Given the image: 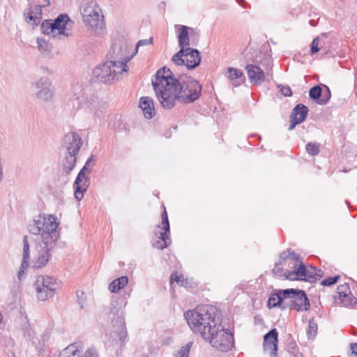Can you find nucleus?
Listing matches in <instances>:
<instances>
[{
	"instance_id": "nucleus-1",
	"label": "nucleus",
	"mask_w": 357,
	"mask_h": 357,
	"mask_svg": "<svg viewBox=\"0 0 357 357\" xmlns=\"http://www.w3.org/2000/svg\"><path fill=\"white\" fill-rule=\"evenodd\" d=\"M152 85L157 100L166 109L173 108L178 103L194 102L199 98L202 91V86L197 80H178L166 68L158 70L152 79Z\"/></svg>"
},
{
	"instance_id": "nucleus-2",
	"label": "nucleus",
	"mask_w": 357,
	"mask_h": 357,
	"mask_svg": "<svg viewBox=\"0 0 357 357\" xmlns=\"http://www.w3.org/2000/svg\"><path fill=\"white\" fill-rule=\"evenodd\" d=\"M59 225L57 218L50 214L39 215L29 224L28 229L34 236L32 252L33 268H40L47 264L50 252L59 238L57 231Z\"/></svg>"
},
{
	"instance_id": "nucleus-3",
	"label": "nucleus",
	"mask_w": 357,
	"mask_h": 357,
	"mask_svg": "<svg viewBox=\"0 0 357 357\" xmlns=\"http://www.w3.org/2000/svg\"><path fill=\"white\" fill-rule=\"evenodd\" d=\"M184 317L193 332L204 339L208 338L210 333L215 331V327L220 323L221 313L216 307L205 305L187 311Z\"/></svg>"
},
{
	"instance_id": "nucleus-4",
	"label": "nucleus",
	"mask_w": 357,
	"mask_h": 357,
	"mask_svg": "<svg viewBox=\"0 0 357 357\" xmlns=\"http://www.w3.org/2000/svg\"><path fill=\"white\" fill-rule=\"evenodd\" d=\"M281 259L288 264V266L293 268L289 271L287 278L290 280H310L314 278L316 268L314 266L305 267L301 262L299 257L293 251L288 250L280 254Z\"/></svg>"
},
{
	"instance_id": "nucleus-5",
	"label": "nucleus",
	"mask_w": 357,
	"mask_h": 357,
	"mask_svg": "<svg viewBox=\"0 0 357 357\" xmlns=\"http://www.w3.org/2000/svg\"><path fill=\"white\" fill-rule=\"evenodd\" d=\"M81 14L85 25L91 31L100 33L104 29V16L96 2L91 1L83 3Z\"/></svg>"
},
{
	"instance_id": "nucleus-6",
	"label": "nucleus",
	"mask_w": 357,
	"mask_h": 357,
	"mask_svg": "<svg viewBox=\"0 0 357 357\" xmlns=\"http://www.w3.org/2000/svg\"><path fill=\"white\" fill-rule=\"evenodd\" d=\"M128 69L125 66L117 65L115 61L110 60L97 66L93 70V76L100 82L105 84H112L122 78Z\"/></svg>"
},
{
	"instance_id": "nucleus-7",
	"label": "nucleus",
	"mask_w": 357,
	"mask_h": 357,
	"mask_svg": "<svg viewBox=\"0 0 357 357\" xmlns=\"http://www.w3.org/2000/svg\"><path fill=\"white\" fill-rule=\"evenodd\" d=\"M215 328V331L210 333V337L204 340L220 351L226 352L231 350L234 345L232 334L229 330L223 328L220 323Z\"/></svg>"
},
{
	"instance_id": "nucleus-8",
	"label": "nucleus",
	"mask_w": 357,
	"mask_h": 357,
	"mask_svg": "<svg viewBox=\"0 0 357 357\" xmlns=\"http://www.w3.org/2000/svg\"><path fill=\"white\" fill-rule=\"evenodd\" d=\"M70 21L67 15H60L52 20H45L42 22L41 30L44 34L59 39L68 37L70 33L68 31L67 24Z\"/></svg>"
},
{
	"instance_id": "nucleus-9",
	"label": "nucleus",
	"mask_w": 357,
	"mask_h": 357,
	"mask_svg": "<svg viewBox=\"0 0 357 357\" xmlns=\"http://www.w3.org/2000/svg\"><path fill=\"white\" fill-rule=\"evenodd\" d=\"M34 287L38 299L45 301L54 296L59 289L60 284L56 278L50 276L39 275L34 282Z\"/></svg>"
},
{
	"instance_id": "nucleus-10",
	"label": "nucleus",
	"mask_w": 357,
	"mask_h": 357,
	"mask_svg": "<svg viewBox=\"0 0 357 357\" xmlns=\"http://www.w3.org/2000/svg\"><path fill=\"white\" fill-rule=\"evenodd\" d=\"M111 314L114 315V317L112 318V328L108 335L109 340L118 344L123 342L127 335L124 321L126 313L123 310H119L116 312L112 310Z\"/></svg>"
},
{
	"instance_id": "nucleus-11",
	"label": "nucleus",
	"mask_w": 357,
	"mask_h": 357,
	"mask_svg": "<svg viewBox=\"0 0 357 357\" xmlns=\"http://www.w3.org/2000/svg\"><path fill=\"white\" fill-rule=\"evenodd\" d=\"M131 46L125 41H119L114 43L111 47L109 56L110 61H115L117 65L125 66V69H128L127 63L134 56V52L130 53Z\"/></svg>"
},
{
	"instance_id": "nucleus-12",
	"label": "nucleus",
	"mask_w": 357,
	"mask_h": 357,
	"mask_svg": "<svg viewBox=\"0 0 357 357\" xmlns=\"http://www.w3.org/2000/svg\"><path fill=\"white\" fill-rule=\"evenodd\" d=\"M175 28L178 34L180 50L172 56V60L175 64H181L183 62L181 59L183 53L185 50H189L190 48V36L195 33V31L184 25H176Z\"/></svg>"
},
{
	"instance_id": "nucleus-13",
	"label": "nucleus",
	"mask_w": 357,
	"mask_h": 357,
	"mask_svg": "<svg viewBox=\"0 0 357 357\" xmlns=\"http://www.w3.org/2000/svg\"><path fill=\"white\" fill-rule=\"evenodd\" d=\"M287 294V307L294 309L298 312L306 311L309 309L310 304L305 293L300 289H287L283 292Z\"/></svg>"
},
{
	"instance_id": "nucleus-14",
	"label": "nucleus",
	"mask_w": 357,
	"mask_h": 357,
	"mask_svg": "<svg viewBox=\"0 0 357 357\" xmlns=\"http://www.w3.org/2000/svg\"><path fill=\"white\" fill-rule=\"evenodd\" d=\"M36 90V98L43 102H50L54 98V87L50 78L41 77L32 83Z\"/></svg>"
},
{
	"instance_id": "nucleus-15",
	"label": "nucleus",
	"mask_w": 357,
	"mask_h": 357,
	"mask_svg": "<svg viewBox=\"0 0 357 357\" xmlns=\"http://www.w3.org/2000/svg\"><path fill=\"white\" fill-rule=\"evenodd\" d=\"M169 224L167 214L165 209L162 214L161 225H158L155 231V235L158 240L153 243V246L160 250L167 248L170 243V239L169 238Z\"/></svg>"
},
{
	"instance_id": "nucleus-16",
	"label": "nucleus",
	"mask_w": 357,
	"mask_h": 357,
	"mask_svg": "<svg viewBox=\"0 0 357 357\" xmlns=\"http://www.w3.org/2000/svg\"><path fill=\"white\" fill-rule=\"evenodd\" d=\"M93 160V156L91 155L87 160L85 165L78 174L74 183L75 197L78 201H80L84 197V192L86 191V189L89 186L86 174V173H89L91 172V170L87 168V167L90 165V163Z\"/></svg>"
},
{
	"instance_id": "nucleus-17",
	"label": "nucleus",
	"mask_w": 357,
	"mask_h": 357,
	"mask_svg": "<svg viewBox=\"0 0 357 357\" xmlns=\"http://www.w3.org/2000/svg\"><path fill=\"white\" fill-rule=\"evenodd\" d=\"M87 113L94 123H97L102 116L107 103L99 100L97 98H91L86 101Z\"/></svg>"
},
{
	"instance_id": "nucleus-18",
	"label": "nucleus",
	"mask_w": 357,
	"mask_h": 357,
	"mask_svg": "<svg viewBox=\"0 0 357 357\" xmlns=\"http://www.w3.org/2000/svg\"><path fill=\"white\" fill-rule=\"evenodd\" d=\"M50 4V0H45V3L38 2L37 5L30 6L24 13L26 22L31 25H38L42 20L41 8Z\"/></svg>"
},
{
	"instance_id": "nucleus-19",
	"label": "nucleus",
	"mask_w": 357,
	"mask_h": 357,
	"mask_svg": "<svg viewBox=\"0 0 357 357\" xmlns=\"http://www.w3.org/2000/svg\"><path fill=\"white\" fill-rule=\"evenodd\" d=\"M278 331L276 329L271 330L264 337V352L270 357H278Z\"/></svg>"
},
{
	"instance_id": "nucleus-20",
	"label": "nucleus",
	"mask_w": 357,
	"mask_h": 357,
	"mask_svg": "<svg viewBox=\"0 0 357 357\" xmlns=\"http://www.w3.org/2000/svg\"><path fill=\"white\" fill-rule=\"evenodd\" d=\"M338 298H335V302L342 304L346 307L352 306L357 303V299L351 298V290L347 284L339 286L337 289Z\"/></svg>"
},
{
	"instance_id": "nucleus-21",
	"label": "nucleus",
	"mask_w": 357,
	"mask_h": 357,
	"mask_svg": "<svg viewBox=\"0 0 357 357\" xmlns=\"http://www.w3.org/2000/svg\"><path fill=\"white\" fill-rule=\"evenodd\" d=\"M183 63L176 64V66L185 65L188 69H194L199 66L201 61L199 52L195 49L189 48V50H185L181 57Z\"/></svg>"
},
{
	"instance_id": "nucleus-22",
	"label": "nucleus",
	"mask_w": 357,
	"mask_h": 357,
	"mask_svg": "<svg viewBox=\"0 0 357 357\" xmlns=\"http://www.w3.org/2000/svg\"><path fill=\"white\" fill-rule=\"evenodd\" d=\"M284 290H275L271 292L267 302L268 308L280 307L281 309L287 308V294L283 292Z\"/></svg>"
},
{
	"instance_id": "nucleus-23",
	"label": "nucleus",
	"mask_w": 357,
	"mask_h": 357,
	"mask_svg": "<svg viewBox=\"0 0 357 357\" xmlns=\"http://www.w3.org/2000/svg\"><path fill=\"white\" fill-rule=\"evenodd\" d=\"M64 144L68 150V153L77 154L82 142L79 135L75 132H69L65 135Z\"/></svg>"
},
{
	"instance_id": "nucleus-24",
	"label": "nucleus",
	"mask_w": 357,
	"mask_h": 357,
	"mask_svg": "<svg viewBox=\"0 0 357 357\" xmlns=\"http://www.w3.org/2000/svg\"><path fill=\"white\" fill-rule=\"evenodd\" d=\"M308 112V108L302 104L297 105L291 114V125L289 130H293L295 126L305 121Z\"/></svg>"
},
{
	"instance_id": "nucleus-25",
	"label": "nucleus",
	"mask_w": 357,
	"mask_h": 357,
	"mask_svg": "<svg viewBox=\"0 0 357 357\" xmlns=\"http://www.w3.org/2000/svg\"><path fill=\"white\" fill-rule=\"evenodd\" d=\"M246 70L250 83L259 85L265 81V74L259 66L249 64L246 66Z\"/></svg>"
},
{
	"instance_id": "nucleus-26",
	"label": "nucleus",
	"mask_w": 357,
	"mask_h": 357,
	"mask_svg": "<svg viewBox=\"0 0 357 357\" xmlns=\"http://www.w3.org/2000/svg\"><path fill=\"white\" fill-rule=\"evenodd\" d=\"M225 75L230 84L235 87L241 85L245 80V77L242 71L232 67L227 68Z\"/></svg>"
},
{
	"instance_id": "nucleus-27",
	"label": "nucleus",
	"mask_w": 357,
	"mask_h": 357,
	"mask_svg": "<svg viewBox=\"0 0 357 357\" xmlns=\"http://www.w3.org/2000/svg\"><path fill=\"white\" fill-rule=\"evenodd\" d=\"M139 106L146 119H150L155 114L153 100L150 97H142L139 100Z\"/></svg>"
},
{
	"instance_id": "nucleus-28",
	"label": "nucleus",
	"mask_w": 357,
	"mask_h": 357,
	"mask_svg": "<svg viewBox=\"0 0 357 357\" xmlns=\"http://www.w3.org/2000/svg\"><path fill=\"white\" fill-rule=\"evenodd\" d=\"M83 347L80 344H72L63 349L60 357H80L82 354Z\"/></svg>"
},
{
	"instance_id": "nucleus-29",
	"label": "nucleus",
	"mask_w": 357,
	"mask_h": 357,
	"mask_svg": "<svg viewBox=\"0 0 357 357\" xmlns=\"http://www.w3.org/2000/svg\"><path fill=\"white\" fill-rule=\"evenodd\" d=\"M24 248H23V259L21 264L20 271L18 272V278H20L21 275L24 274V269L29 266L28 261L30 259L29 255V245L27 236H24L23 239Z\"/></svg>"
},
{
	"instance_id": "nucleus-30",
	"label": "nucleus",
	"mask_w": 357,
	"mask_h": 357,
	"mask_svg": "<svg viewBox=\"0 0 357 357\" xmlns=\"http://www.w3.org/2000/svg\"><path fill=\"white\" fill-rule=\"evenodd\" d=\"M128 283V279L126 276H122L114 280L110 283L109 289L111 292L116 293L125 287Z\"/></svg>"
},
{
	"instance_id": "nucleus-31",
	"label": "nucleus",
	"mask_w": 357,
	"mask_h": 357,
	"mask_svg": "<svg viewBox=\"0 0 357 357\" xmlns=\"http://www.w3.org/2000/svg\"><path fill=\"white\" fill-rule=\"evenodd\" d=\"M280 262L277 264L275 267L273 269V273L277 276V277H285L287 278V275H288L289 271H292L293 268H290L288 270H286L285 271H283L282 266L284 265H287L288 264L287 262H284L283 259H281L280 257Z\"/></svg>"
},
{
	"instance_id": "nucleus-32",
	"label": "nucleus",
	"mask_w": 357,
	"mask_h": 357,
	"mask_svg": "<svg viewBox=\"0 0 357 357\" xmlns=\"http://www.w3.org/2000/svg\"><path fill=\"white\" fill-rule=\"evenodd\" d=\"M76 154L68 153L66 158V162L63 164V170L66 174H70V172L73 169L75 163H76Z\"/></svg>"
},
{
	"instance_id": "nucleus-33",
	"label": "nucleus",
	"mask_w": 357,
	"mask_h": 357,
	"mask_svg": "<svg viewBox=\"0 0 357 357\" xmlns=\"http://www.w3.org/2000/svg\"><path fill=\"white\" fill-rule=\"evenodd\" d=\"M171 282H172L173 280H174L177 284L182 287H190V282H189L188 279L184 278L183 275H176L174 274H172L170 278Z\"/></svg>"
},
{
	"instance_id": "nucleus-34",
	"label": "nucleus",
	"mask_w": 357,
	"mask_h": 357,
	"mask_svg": "<svg viewBox=\"0 0 357 357\" xmlns=\"http://www.w3.org/2000/svg\"><path fill=\"white\" fill-rule=\"evenodd\" d=\"M72 98L79 100L83 96V88L81 84L76 83L72 86Z\"/></svg>"
},
{
	"instance_id": "nucleus-35",
	"label": "nucleus",
	"mask_w": 357,
	"mask_h": 357,
	"mask_svg": "<svg viewBox=\"0 0 357 357\" xmlns=\"http://www.w3.org/2000/svg\"><path fill=\"white\" fill-rule=\"evenodd\" d=\"M192 345V342H190L185 346L181 347L174 354V357H188L190 348Z\"/></svg>"
},
{
	"instance_id": "nucleus-36",
	"label": "nucleus",
	"mask_w": 357,
	"mask_h": 357,
	"mask_svg": "<svg viewBox=\"0 0 357 357\" xmlns=\"http://www.w3.org/2000/svg\"><path fill=\"white\" fill-rule=\"evenodd\" d=\"M322 94V89L319 86H315L310 89L309 96L312 100L319 99Z\"/></svg>"
},
{
	"instance_id": "nucleus-37",
	"label": "nucleus",
	"mask_w": 357,
	"mask_h": 357,
	"mask_svg": "<svg viewBox=\"0 0 357 357\" xmlns=\"http://www.w3.org/2000/svg\"><path fill=\"white\" fill-rule=\"evenodd\" d=\"M306 151L311 155H317L319 153V144L317 143L309 142L306 145Z\"/></svg>"
},
{
	"instance_id": "nucleus-38",
	"label": "nucleus",
	"mask_w": 357,
	"mask_h": 357,
	"mask_svg": "<svg viewBox=\"0 0 357 357\" xmlns=\"http://www.w3.org/2000/svg\"><path fill=\"white\" fill-rule=\"evenodd\" d=\"M324 87L326 89V92H324L323 97L319 101L320 105H326L331 96L329 88L326 85H324Z\"/></svg>"
},
{
	"instance_id": "nucleus-39",
	"label": "nucleus",
	"mask_w": 357,
	"mask_h": 357,
	"mask_svg": "<svg viewBox=\"0 0 357 357\" xmlns=\"http://www.w3.org/2000/svg\"><path fill=\"white\" fill-rule=\"evenodd\" d=\"M320 43V37L317 36L312 42L311 44V53L314 54L317 53L321 47H319Z\"/></svg>"
},
{
	"instance_id": "nucleus-40",
	"label": "nucleus",
	"mask_w": 357,
	"mask_h": 357,
	"mask_svg": "<svg viewBox=\"0 0 357 357\" xmlns=\"http://www.w3.org/2000/svg\"><path fill=\"white\" fill-rule=\"evenodd\" d=\"M317 326L312 321H309L307 333L310 337H314L317 333Z\"/></svg>"
},
{
	"instance_id": "nucleus-41",
	"label": "nucleus",
	"mask_w": 357,
	"mask_h": 357,
	"mask_svg": "<svg viewBox=\"0 0 357 357\" xmlns=\"http://www.w3.org/2000/svg\"><path fill=\"white\" fill-rule=\"evenodd\" d=\"M339 278L340 277L338 275H336L334 277H330V278H326L321 281V284L323 286H331V285L335 284Z\"/></svg>"
},
{
	"instance_id": "nucleus-42",
	"label": "nucleus",
	"mask_w": 357,
	"mask_h": 357,
	"mask_svg": "<svg viewBox=\"0 0 357 357\" xmlns=\"http://www.w3.org/2000/svg\"><path fill=\"white\" fill-rule=\"evenodd\" d=\"M153 43V39L151 38L149 39H144V40H140L136 45V47H135V51L133 52L135 54H136L137 53V51H138V48L141 46H144V45H151Z\"/></svg>"
},
{
	"instance_id": "nucleus-43",
	"label": "nucleus",
	"mask_w": 357,
	"mask_h": 357,
	"mask_svg": "<svg viewBox=\"0 0 357 357\" xmlns=\"http://www.w3.org/2000/svg\"><path fill=\"white\" fill-rule=\"evenodd\" d=\"M278 87L280 89V92L284 96H291V90L289 86L278 85Z\"/></svg>"
},
{
	"instance_id": "nucleus-44",
	"label": "nucleus",
	"mask_w": 357,
	"mask_h": 357,
	"mask_svg": "<svg viewBox=\"0 0 357 357\" xmlns=\"http://www.w3.org/2000/svg\"><path fill=\"white\" fill-rule=\"evenodd\" d=\"M80 357H98V354L95 349L91 348L86 350L84 354L82 353Z\"/></svg>"
},
{
	"instance_id": "nucleus-45",
	"label": "nucleus",
	"mask_w": 357,
	"mask_h": 357,
	"mask_svg": "<svg viewBox=\"0 0 357 357\" xmlns=\"http://www.w3.org/2000/svg\"><path fill=\"white\" fill-rule=\"evenodd\" d=\"M77 296L78 303H79V304L80 305V307L83 308L84 305L85 304V301H86V297L84 296V292H82V291H77Z\"/></svg>"
},
{
	"instance_id": "nucleus-46",
	"label": "nucleus",
	"mask_w": 357,
	"mask_h": 357,
	"mask_svg": "<svg viewBox=\"0 0 357 357\" xmlns=\"http://www.w3.org/2000/svg\"><path fill=\"white\" fill-rule=\"evenodd\" d=\"M315 273L316 274H314V278H313L314 280L320 279L321 278H322L324 276V273L321 270L316 268Z\"/></svg>"
},
{
	"instance_id": "nucleus-47",
	"label": "nucleus",
	"mask_w": 357,
	"mask_h": 357,
	"mask_svg": "<svg viewBox=\"0 0 357 357\" xmlns=\"http://www.w3.org/2000/svg\"><path fill=\"white\" fill-rule=\"evenodd\" d=\"M350 349L352 352V354L354 355V356H357V344L356 343H351L350 344Z\"/></svg>"
},
{
	"instance_id": "nucleus-48",
	"label": "nucleus",
	"mask_w": 357,
	"mask_h": 357,
	"mask_svg": "<svg viewBox=\"0 0 357 357\" xmlns=\"http://www.w3.org/2000/svg\"><path fill=\"white\" fill-rule=\"evenodd\" d=\"M37 43H38V47L39 50H42L43 45H45V41L38 38L37 40Z\"/></svg>"
},
{
	"instance_id": "nucleus-49",
	"label": "nucleus",
	"mask_w": 357,
	"mask_h": 357,
	"mask_svg": "<svg viewBox=\"0 0 357 357\" xmlns=\"http://www.w3.org/2000/svg\"><path fill=\"white\" fill-rule=\"evenodd\" d=\"M38 2L45 3L44 0H35V5H37Z\"/></svg>"
},
{
	"instance_id": "nucleus-50",
	"label": "nucleus",
	"mask_w": 357,
	"mask_h": 357,
	"mask_svg": "<svg viewBox=\"0 0 357 357\" xmlns=\"http://www.w3.org/2000/svg\"><path fill=\"white\" fill-rule=\"evenodd\" d=\"M3 319V316L2 313L0 312V324L2 323Z\"/></svg>"
},
{
	"instance_id": "nucleus-51",
	"label": "nucleus",
	"mask_w": 357,
	"mask_h": 357,
	"mask_svg": "<svg viewBox=\"0 0 357 357\" xmlns=\"http://www.w3.org/2000/svg\"><path fill=\"white\" fill-rule=\"evenodd\" d=\"M144 357H155V355L153 354H150L146 356H144Z\"/></svg>"
}]
</instances>
